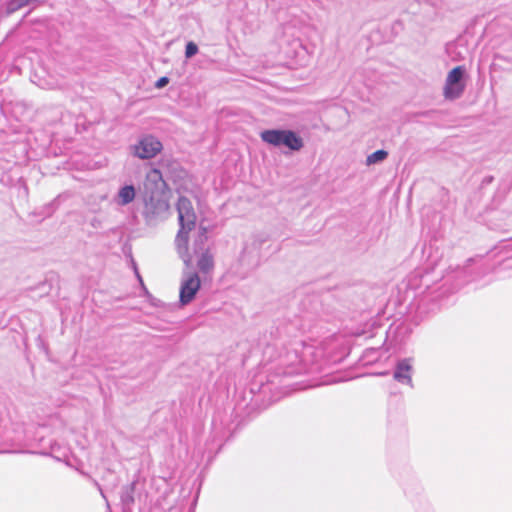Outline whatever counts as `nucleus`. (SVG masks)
I'll use <instances>...</instances> for the list:
<instances>
[{
    "instance_id": "obj_1",
    "label": "nucleus",
    "mask_w": 512,
    "mask_h": 512,
    "mask_svg": "<svg viewBox=\"0 0 512 512\" xmlns=\"http://www.w3.org/2000/svg\"><path fill=\"white\" fill-rule=\"evenodd\" d=\"M292 330H295V326L292 324L271 328V342L267 343L264 353L267 354L271 348H278L279 346L282 347L283 351L279 353L278 363L273 372L267 376V382L261 385V393L273 389L287 388L292 385L286 381L287 378L313 373L319 369L316 363L306 360L307 356L313 354L311 346H304L302 341L289 342V346L286 345L285 337H290Z\"/></svg>"
},
{
    "instance_id": "obj_2",
    "label": "nucleus",
    "mask_w": 512,
    "mask_h": 512,
    "mask_svg": "<svg viewBox=\"0 0 512 512\" xmlns=\"http://www.w3.org/2000/svg\"><path fill=\"white\" fill-rule=\"evenodd\" d=\"M167 183L159 169H153L147 176L145 184L143 216L148 225L158 221L169 209V203L164 196Z\"/></svg>"
},
{
    "instance_id": "obj_3",
    "label": "nucleus",
    "mask_w": 512,
    "mask_h": 512,
    "mask_svg": "<svg viewBox=\"0 0 512 512\" xmlns=\"http://www.w3.org/2000/svg\"><path fill=\"white\" fill-rule=\"evenodd\" d=\"M263 142L273 147H285L291 152H298L304 147V140L298 132L287 128H271L260 132Z\"/></svg>"
},
{
    "instance_id": "obj_4",
    "label": "nucleus",
    "mask_w": 512,
    "mask_h": 512,
    "mask_svg": "<svg viewBox=\"0 0 512 512\" xmlns=\"http://www.w3.org/2000/svg\"><path fill=\"white\" fill-rule=\"evenodd\" d=\"M266 242L263 234H253L244 242V246L239 255V264L246 270H251L259 266L261 259V248Z\"/></svg>"
},
{
    "instance_id": "obj_5",
    "label": "nucleus",
    "mask_w": 512,
    "mask_h": 512,
    "mask_svg": "<svg viewBox=\"0 0 512 512\" xmlns=\"http://www.w3.org/2000/svg\"><path fill=\"white\" fill-rule=\"evenodd\" d=\"M465 78V66H456L448 72L443 91L445 99L456 100L462 96L466 87Z\"/></svg>"
},
{
    "instance_id": "obj_6",
    "label": "nucleus",
    "mask_w": 512,
    "mask_h": 512,
    "mask_svg": "<svg viewBox=\"0 0 512 512\" xmlns=\"http://www.w3.org/2000/svg\"><path fill=\"white\" fill-rule=\"evenodd\" d=\"M133 155L146 160L154 158L163 149L161 141L153 135L142 137L137 144L133 145Z\"/></svg>"
},
{
    "instance_id": "obj_7",
    "label": "nucleus",
    "mask_w": 512,
    "mask_h": 512,
    "mask_svg": "<svg viewBox=\"0 0 512 512\" xmlns=\"http://www.w3.org/2000/svg\"><path fill=\"white\" fill-rule=\"evenodd\" d=\"M201 288V280L196 272L190 273L180 285L179 302L182 306L190 304Z\"/></svg>"
},
{
    "instance_id": "obj_8",
    "label": "nucleus",
    "mask_w": 512,
    "mask_h": 512,
    "mask_svg": "<svg viewBox=\"0 0 512 512\" xmlns=\"http://www.w3.org/2000/svg\"><path fill=\"white\" fill-rule=\"evenodd\" d=\"M414 358L405 357L396 361L393 369V379L401 385L413 388Z\"/></svg>"
},
{
    "instance_id": "obj_9",
    "label": "nucleus",
    "mask_w": 512,
    "mask_h": 512,
    "mask_svg": "<svg viewBox=\"0 0 512 512\" xmlns=\"http://www.w3.org/2000/svg\"><path fill=\"white\" fill-rule=\"evenodd\" d=\"M176 209L178 212L179 226L193 230L196 225L197 217L191 200L186 196H180L176 204Z\"/></svg>"
},
{
    "instance_id": "obj_10",
    "label": "nucleus",
    "mask_w": 512,
    "mask_h": 512,
    "mask_svg": "<svg viewBox=\"0 0 512 512\" xmlns=\"http://www.w3.org/2000/svg\"><path fill=\"white\" fill-rule=\"evenodd\" d=\"M40 454L44 456H50L56 461L64 462L67 465H70V448L66 444L57 440H49L48 448L44 447L40 451Z\"/></svg>"
},
{
    "instance_id": "obj_11",
    "label": "nucleus",
    "mask_w": 512,
    "mask_h": 512,
    "mask_svg": "<svg viewBox=\"0 0 512 512\" xmlns=\"http://www.w3.org/2000/svg\"><path fill=\"white\" fill-rule=\"evenodd\" d=\"M191 230H188L186 227L179 226L178 233L175 238V244L177 248V252L179 257L183 260L184 264L188 267L191 265V255L189 254L188 243H189V233Z\"/></svg>"
},
{
    "instance_id": "obj_12",
    "label": "nucleus",
    "mask_w": 512,
    "mask_h": 512,
    "mask_svg": "<svg viewBox=\"0 0 512 512\" xmlns=\"http://www.w3.org/2000/svg\"><path fill=\"white\" fill-rule=\"evenodd\" d=\"M137 485L138 479H134L131 483L122 487L120 493V502L122 505L123 512H131L132 507L135 503Z\"/></svg>"
},
{
    "instance_id": "obj_13",
    "label": "nucleus",
    "mask_w": 512,
    "mask_h": 512,
    "mask_svg": "<svg viewBox=\"0 0 512 512\" xmlns=\"http://www.w3.org/2000/svg\"><path fill=\"white\" fill-rule=\"evenodd\" d=\"M135 197V186L133 184H124L113 197V202L118 206H127L134 201Z\"/></svg>"
},
{
    "instance_id": "obj_14",
    "label": "nucleus",
    "mask_w": 512,
    "mask_h": 512,
    "mask_svg": "<svg viewBox=\"0 0 512 512\" xmlns=\"http://www.w3.org/2000/svg\"><path fill=\"white\" fill-rule=\"evenodd\" d=\"M471 262H473V259H469L467 261L468 264L466 266L458 269L455 272L454 278L456 280V283L453 284V286L449 289L450 293L456 292L462 286L474 280V277L472 276V269L470 267Z\"/></svg>"
},
{
    "instance_id": "obj_15",
    "label": "nucleus",
    "mask_w": 512,
    "mask_h": 512,
    "mask_svg": "<svg viewBox=\"0 0 512 512\" xmlns=\"http://www.w3.org/2000/svg\"><path fill=\"white\" fill-rule=\"evenodd\" d=\"M512 189V178L511 177H504L502 178L497 186L496 192L493 196V203L499 204L502 202V200L508 195V193Z\"/></svg>"
},
{
    "instance_id": "obj_16",
    "label": "nucleus",
    "mask_w": 512,
    "mask_h": 512,
    "mask_svg": "<svg viewBox=\"0 0 512 512\" xmlns=\"http://www.w3.org/2000/svg\"><path fill=\"white\" fill-rule=\"evenodd\" d=\"M55 278H56L55 275H50V276L46 277L44 281L40 282L37 286L31 288L30 289L31 297L35 298V297H43L45 295H48L53 288V283L55 281Z\"/></svg>"
},
{
    "instance_id": "obj_17",
    "label": "nucleus",
    "mask_w": 512,
    "mask_h": 512,
    "mask_svg": "<svg viewBox=\"0 0 512 512\" xmlns=\"http://www.w3.org/2000/svg\"><path fill=\"white\" fill-rule=\"evenodd\" d=\"M197 267L202 273L210 272L214 267L213 256L208 252H203L197 261Z\"/></svg>"
},
{
    "instance_id": "obj_18",
    "label": "nucleus",
    "mask_w": 512,
    "mask_h": 512,
    "mask_svg": "<svg viewBox=\"0 0 512 512\" xmlns=\"http://www.w3.org/2000/svg\"><path fill=\"white\" fill-rule=\"evenodd\" d=\"M388 155L389 153L385 149H378L367 156L366 164L368 166H371L382 163L384 160L387 159Z\"/></svg>"
},
{
    "instance_id": "obj_19",
    "label": "nucleus",
    "mask_w": 512,
    "mask_h": 512,
    "mask_svg": "<svg viewBox=\"0 0 512 512\" xmlns=\"http://www.w3.org/2000/svg\"><path fill=\"white\" fill-rule=\"evenodd\" d=\"M31 5L29 0H9L7 3V12L14 13L17 10Z\"/></svg>"
},
{
    "instance_id": "obj_20",
    "label": "nucleus",
    "mask_w": 512,
    "mask_h": 512,
    "mask_svg": "<svg viewBox=\"0 0 512 512\" xmlns=\"http://www.w3.org/2000/svg\"><path fill=\"white\" fill-rule=\"evenodd\" d=\"M199 52V47L194 41H188L185 45V58L191 59Z\"/></svg>"
},
{
    "instance_id": "obj_21",
    "label": "nucleus",
    "mask_w": 512,
    "mask_h": 512,
    "mask_svg": "<svg viewBox=\"0 0 512 512\" xmlns=\"http://www.w3.org/2000/svg\"><path fill=\"white\" fill-rule=\"evenodd\" d=\"M493 182H494V176H492V175H487V176H485V177L482 179V181H481V184H480V187H479L480 191H481L482 193H484V192H485V189H486L488 186H490Z\"/></svg>"
},
{
    "instance_id": "obj_22",
    "label": "nucleus",
    "mask_w": 512,
    "mask_h": 512,
    "mask_svg": "<svg viewBox=\"0 0 512 512\" xmlns=\"http://www.w3.org/2000/svg\"><path fill=\"white\" fill-rule=\"evenodd\" d=\"M169 82H170L169 77H167V76H162V77H160V78H158V79L156 80V82H155V87H156L157 89H162V88L166 87V86L169 84Z\"/></svg>"
},
{
    "instance_id": "obj_23",
    "label": "nucleus",
    "mask_w": 512,
    "mask_h": 512,
    "mask_svg": "<svg viewBox=\"0 0 512 512\" xmlns=\"http://www.w3.org/2000/svg\"><path fill=\"white\" fill-rule=\"evenodd\" d=\"M495 61H504L512 64V55L510 54H503V53H496L494 55Z\"/></svg>"
},
{
    "instance_id": "obj_24",
    "label": "nucleus",
    "mask_w": 512,
    "mask_h": 512,
    "mask_svg": "<svg viewBox=\"0 0 512 512\" xmlns=\"http://www.w3.org/2000/svg\"><path fill=\"white\" fill-rule=\"evenodd\" d=\"M365 357L375 356L374 359H377L380 356L379 350L377 348H370L365 350Z\"/></svg>"
},
{
    "instance_id": "obj_25",
    "label": "nucleus",
    "mask_w": 512,
    "mask_h": 512,
    "mask_svg": "<svg viewBox=\"0 0 512 512\" xmlns=\"http://www.w3.org/2000/svg\"><path fill=\"white\" fill-rule=\"evenodd\" d=\"M148 301L154 307H162L163 306V302L161 300L155 298L152 294H149Z\"/></svg>"
},
{
    "instance_id": "obj_26",
    "label": "nucleus",
    "mask_w": 512,
    "mask_h": 512,
    "mask_svg": "<svg viewBox=\"0 0 512 512\" xmlns=\"http://www.w3.org/2000/svg\"><path fill=\"white\" fill-rule=\"evenodd\" d=\"M92 482L95 485V487L99 490L101 496L105 499V501L107 503V507L110 508L109 502H108V500L106 498V495H105L101 485L95 479H92Z\"/></svg>"
},
{
    "instance_id": "obj_27",
    "label": "nucleus",
    "mask_w": 512,
    "mask_h": 512,
    "mask_svg": "<svg viewBox=\"0 0 512 512\" xmlns=\"http://www.w3.org/2000/svg\"><path fill=\"white\" fill-rule=\"evenodd\" d=\"M132 264H133V268H134L135 276L137 277V279H138V281H139L140 285H143V283H144L143 278H142V276L140 275L139 270H138L137 265H136V263H135V261H134V260H132Z\"/></svg>"
},
{
    "instance_id": "obj_28",
    "label": "nucleus",
    "mask_w": 512,
    "mask_h": 512,
    "mask_svg": "<svg viewBox=\"0 0 512 512\" xmlns=\"http://www.w3.org/2000/svg\"><path fill=\"white\" fill-rule=\"evenodd\" d=\"M56 202H57V199L53 200L52 202H50L47 206L48 208V214H51L55 209H56Z\"/></svg>"
},
{
    "instance_id": "obj_29",
    "label": "nucleus",
    "mask_w": 512,
    "mask_h": 512,
    "mask_svg": "<svg viewBox=\"0 0 512 512\" xmlns=\"http://www.w3.org/2000/svg\"><path fill=\"white\" fill-rule=\"evenodd\" d=\"M206 232H207L206 228L202 227V228H201V231H200V233H199V240H200V241H202V238H203V237H204V238H206Z\"/></svg>"
},
{
    "instance_id": "obj_30",
    "label": "nucleus",
    "mask_w": 512,
    "mask_h": 512,
    "mask_svg": "<svg viewBox=\"0 0 512 512\" xmlns=\"http://www.w3.org/2000/svg\"><path fill=\"white\" fill-rule=\"evenodd\" d=\"M141 287H142V290H143V292H144V295H145V296H146V298L148 299V298H149V294H151V293L148 291V289H147V287L145 286V284H144V283H143V285H141Z\"/></svg>"
},
{
    "instance_id": "obj_31",
    "label": "nucleus",
    "mask_w": 512,
    "mask_h": 512,
    "mask_svg": "<svg viewBox=\"0 0 512 512\" xmlns=\"http://www.w3.org/2000/svg\"><path fill=\"white\" fill-rule=\"evenodd\" d=\"M31 5H36L40 3H44L46 0H29Z\"/></svg>"
},
{
    "instance_id": "obj_32",
    "label": "nucleus",
    "mask_w": 512,
    "mask_h": 512,
    "mask_svg": "<svg viewBox=\"0 0 512 512\" xmlns=\"http://www.w3.org/2000/svg\"><path fill=\"white\" fill-rule=\"evenodd\" d=\"M428 297H429V294H428V293H427V294H425V295L420 299V304H419V306H420L421 304H423V303L426 301V299H428Z\"/></svg>"
},
{
    "instance_id": "obj_33",
    "label": "nucleus",
    "mask_w": 512,
    "mask_h": 512,
    "mask_svg": "<svg viewBox=\"0 0 512 512\" xmlns=\"http://www.w3.org/2000/svg\"><path fill=\"white\" fill-rule=\"evenodd\" d=\"M426 512H433V510L430 507H427Z\"/></svg>"
},
{
    "instance_id": "obj_34",
    "label": "nucleus",
    "mask_w": 512,
    "mask_h": 512,
    "mask_svg": "<svg viewBox=\"0 0 512 512\" xmlns=\"http://www.w3.org/2000/svg\"><path fill=\"white\" fill-rule=\"evenodd\" d=\"M508 246H511V243L505 244L504 248H507Z\"/></svg>"
},
{
    "instance_id": "obj_35",
    "label": "nucleus",
    "mask_w": 512,
    "mask_h": 512,
    "mask_svg": "<svg viewBox=\"0 0 512 512\" xmlns=\"http://www.w3.org/2000/svg\"><path fill=\"white\" fill-rule=\"evenodd\" d=\"M508 246H511V243L505 244L504 248H507Z\"/></svg>"
},
{
    "instance_id": "obj_36",
    "label": "nucleus",
    "mask_w": 512,
    "mask_h": 512,
    "mask_svg": "<svg viewBox=\"0 0 512 512\" xmlns=\"http://www.w3.org/2000/svg\"><path fill=\"white\" fill-rule=\"evenodd\" d=\"M508 246H511V243L505 244L504 248H507Z\"/></svg>"
}]
</instances>
